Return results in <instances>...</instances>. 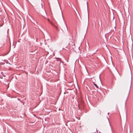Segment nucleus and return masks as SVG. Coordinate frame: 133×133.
<instances>
[{
  "label": "nucleus",
  "instance_id": "obj_5",
  "mask_svg": "<svg viewBox=\"0 0 133 133\" xmlns=\"http://www.w3.org/2000/svg\"><path fill=\"white\" fill-rule=\"evenodd\" d=\"M47 19L48 20V22H49L50 21V20L48 18V19Z\"/></svg>",
  "mask_w": 133,
  "mask_h": 133
},
{
  "label": "nucleus",
  "instance_id": "obj_3",
  "mask_svg": "<svg viewBox=\"0 0 133 133\" xmlns=\"http://www.w3.org/2000/svg\"><path fill=\"white\" fill-rule=\"evenodd\" d=\"M94 85L97 88H98V86L96 84H95L94 83Z\"/></svg>",
  "mask_w": 133,
  "mask_h": 133
},
{
  "label": "nucleus",
  "instance_id": "obj_6",
  "mask_svg": "<svg viewBox=\"0 0 133 133\" xmlns=\"http://www.w3.org/2000/svg\"><path fill=\"white\" fill-rule=\"evenodd\" d=\"M78 108H79V109H80V108L79 107V104H78Z\"/></svg>",
  "mask_w": 133,
  "mask_h": 133
},
{
  "label": "nucleus",
  "instance_id": "obj_7",
  "mask_svg": "<svg viewBox=\"0 0 133 133\" xmlns=\"http://www.w3.org/2000/svg\"><path fill=\"white\" fill-rule=\"evenodd\" d=\"M36 49H35L34 50V51L35 50H36Z\"/></svg>",
  "mask_w": 133,
  "mask_h": 133
},
{
  "label": "nucleus",
  "instance_id": "obj_4",
  "mask_svg": "<svg viewBox=\"0 0 133 133\" xmlns=\"http://www.w3.org/2000/svg\"><path fill=\"white\" fill-rule=\"evenodd\" d=\"M54 26L55 27V28H56V29L57 30L58 28V27H57V26H55H55Z\"/></svg>",
  "mask_w": 133,
  "mask_h": 133
},
{
  "label": "nucleus",
  "instance_id": "obj_1",
  "mask_svg": "<svg viewBox=\"0 0 133 133\" xmlns=\"http://www.w3.org/2000/svg\"><path fill=\"white\" fill-rule=\"evenodd\" d=\"M131 85H130L127 88L125 89V92L127 93V96L126 97V98L125 100V105L126 104V102L128 98V97L130 93V90Z\"/></svg>",
  "mask_w": 133,
  "mask_h": 133
},
{
  "label": "nucleus",
  "instance_id": "obj_2",
  "mask_svg": "<svg viewBox=\"0 0 133 133\" xmlns=\"http://www.w3.org/2000/svg\"><path fill=\"white\" fill-rule=\"evenodd\" d=\"M49 22L53 26H55V25H54L53 23L50 20V21Z\"/></svg>",
  "mask_w": 133,
  "mask_h": 133
}]
</instances>
